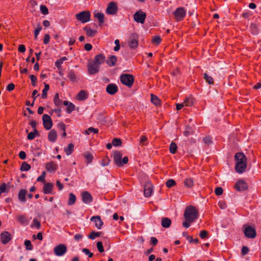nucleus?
I'll use <instances>...</instances> for the list:
<instances>
[{"label": "nucleus", "instance_id": "obj_1", "mask_svg": "<svg viewBox=\"0 0 261 261\" xmlns=\"http://www.w3.org/2000/svg\"><path fill=\"white\" fill-rule=\"evenodd\" d=\"M198 215L199 212L194 206H187L184 214L185 221L182 223V226L185 228L189 227L190 224L198 218Z\"/></svg>", "mask_w": 261, "mask_h": 261}, {"label": "nucleus", "instance_id": "obj_2", "mask_svg": "<svg viewBox=\"0 0 261 261\" xmlns=\"http://www.w3.org/2000/svg\"><path fill=\"white\" fill-rule=\"evenodd\" d=\"M234 160L236 161L235 169L239 173H243L247 167V158L242 152H238L235 154Z\"/></svg>", "mask_w": 261, "mask_h": 261}, {"label": "nucleus", "instance_id": "obj_3", "mask_svg": "<svg viewBox=\"0 0 261 261\" xmlns=\"http://www.w3.org/2000/svg\"><path fill=\"white\" fill-rule=\"evenodd\" d=\"M120 82L128 87H132L134 82V77L133 75L129 74H122L120 77Z\"/></svg>", "mask_w": 261, "mask_h": 261}, {"label": "nucleus", "instance_id": "obj_4", "mask_svg": "<svg viewBox=\"0 0 261 261\" xmlns=\"http://www.w3.org/2000/svg\"><path fill=\"white\" fill-rule=\"evenodd\" d=\"M186 10L183 7L177 8L173 13L174 18L177 21L182 20L186 15Z\"/></svg>", "mask_w": 261, "mask_h": 261}, {"label": "nucleus", "instance_id": "obj_5", "mask_svg": "<svg viewBox=\"0 0 261 261\" xmlns=\"http://www.w3.org/2000/svg\"><path fill=\"white\" fill-rule=\"evenodd\" d=\"M244 228L243 232L246 238L249 239H253L256 237V232L254 228L248 225H245Z\"/></svg>", "mask_w": 261, "mask_h": 261}, {"label": "nucleus", "instance_id": "obj_6", "mask_svg": "<svg viewBox=\"0 0 261 261\" xmlns=\"http://www.w3.org/2000/svg\"><path fill=\"white\" fill-rule=\"evenodd\" d=\"M76 18L82 23L89 21L90 19V13L88 11H83L75 15Z\"/></svg>", "mask_w": 261, "mask_h": 261}, {"label": "nucleus", "instance_id": "obj_7", "mask_svg": "<svg viewBox=\"0 0 261 261\" xmlns=\"http://www.w3.org/2000/svg\"><path fill=\"white\" fill-rule=\"evenodd\" d=\"M146 17V14L141 10L136 12L134 15V20L138 23L143 24Z\"/></svg>", "mask_w": 261, "mask_h": 261}, {"label": "nucleus", "instance_id": "obj_8", "mask_svg": "<svg viewBox=\"0 0 261 261\" xmlns=\"http://www.w3.org/2000/svg\"><path fill=\"white\" fill-rule=\"evenodd\" d=\"M128 45L131 48H137L138 46V36L134 33L130 35L129 38Z\"/></svg>", "mask_w": 261, "mask_h": 261}, {"label": "nucleus", "instance_id": "obj_9", "mask_svg": "<svg viewBox=\"0 0 261 261\" xmlns=\"http://www.w3.org/2000/svg\"><path fill=\"white\" fill-rule=\"evenodd\" d=\"M54 252L57 256H62L67 252V247L64 244H59L54 248Z\"/></svg>", "mask_w": 261, "mask_h": 261}, {"label": "nucleus", "instance_id": "obj_10", "mask_svg": "<svg viewBox=\"0 0 261 261\" xmlns=\"http://www.w3.org/2000/svg\"><path fill=\"white\" fill-rule=\"evenodd\" d=\"M42 120L44 127L46 130H49L52 127L53 124L50 117L47 114H44L42 116Z\"/></svg>", "mask_w": 261, "mask_h": 261}, {"label": "nucleus", "instance_id": "obj_11", "mask_svg": "<svg viewBox=\"0 0 261 261\" xmlns=\"http://www.w3.org/2000/svg\"><path fill=\"white\" fill-rule=\"evenodd\" d=\"M118 10V7L116 3L111 2L109 3L106 9V13L110 15L115 14Z\"/></svg>", "mask_w": 261, "mask_h": 261}, {"label": "nucleus", "instance_id": "obj_12", "mask_svg": "<svg viewBox=\"0 0 261 261\" xmlns=\"http://www.w3.org/2000/svg\"><path fill=\"white\" fill-rule=\"evenodd\" d=\"M153 191V186L150 181L146 182L144 188V194L146 197H149L151 195Z\"/></svg>", "mask_w": 261, "mask_h": 261}, {"label": "nucleus", "instance_id": "obj_13", "mask_svg": "<svg viewBox=\"0 0 261 261\" xmlns=\"http://www.w3.org/2000/svg\"><path fill=\"white\" fill-rule=\"evenodd\" d=\"M12 235L8 231H4L1 234V241L2 244H6L12 239Z\"/></svg>", "mask_w": 261, "mask_h": 261}, {"label": "nucleus", "instance_id": "obj_14", "mask_svg": "<svg viewBox=\"0 0 261 261\" xmlns=\"http://www.w3.org/2000/svg\"><path fill=\"white\" fill-rule=\"evenodd\" d=\"M235 189L239 191H244L248 188L247 184L243 179L239 180L234 186Z\"/></svg>", "mask_w": 261, "mask_h": 261}, {"label": "nucleus", "instance_id": "obj_15", "mask_svg": "<svg viewBox=\"0 0 261 261\" xmlns=\"http://www.w3.org/2000/svg\"><path fill=\"white\" fill-rule=\"evenodd\" d=\"M99 67L95 63H90L88 65V70L89 74H93L98 72Z\"/></svg>", "mask_w": 261, "mask_h": 261}, {"label": "nucleus", "instance_id": "obj_16", "mask_svg": "<svg viewBox=\"0 0 261 261\" xmlns=\"http://www.w3.org/2000/svg\"><path fill=\"white\" fill-rule=\"evenodd\" d=\"M122 154L119 151H116L114 153L113 159L115 163L119 167L122 166L121 159Z\"/></svg>", "mask_w": 261, "mask_h": 261}, {"label": "nucleus", "instance_id": "obj_17", "mask_svg": "<svg viewBox=\"0 0 261 261\" xmlns=\"http://www.w3.org/2000/svg\"><path fill=\"white\" fill-rule=\"evenodd\" d=\"M54 184L51 182L45 183L43 187V192L45 194H52Z\"/></svg>", "mask_w": 261, "mask_h": 261}, {"label": "nucleus", "instance_id": "obj_18", "mask_svg": "<svg viewBox=\"0 0 261 261\" xmlns=\"http://www.w3.org/2000/svg\"><path fill=\"white\" fill-rule=\"evenodd\" d=\"M91 221L95 223V225L98 229H100L103 225V222L99 216L92 217Z\"/></svg>", "mask_w": 261, "mask_h": 261}, {"label": "nucleus", "instance_id": "obj_19", "mask_svg": "<svg viewBox=\"0 0 261 261\" xmlns=\"http://www.w3.org/2000/svg\"><path fill=\"white\" fill-rule=\"evenodd\" d=\"M82 196L83 201L84 203L88 204L92 201L93 198L89 192L87 191L83 192Z\"/></svg>", "mask_w": 261, "mask_h": 261}, {"label": "nucleus", "instance_id": "obj_20", "mask_svg": "<svg viewBox=\"0 0 261 261\" xmlns=\"http://www.w3.org/2000/svg\"><path fill=\"white\" fill-rule=\"evenodd\" d=\"M106 91L109 94L114 95L118 91V87L115 84H110L107 86Z\"/></svg>", "mask_w": 261, "mask_h": 261}, {"label": "nucleus", "instance_id": "obj_21", "mask_svg": "<svg viewBox=\"0 0 261 261\" xmlns=\"http://www.w3.org/2000/svg\"><path fill=\"white\" fill-rule=\"evenodd\" d=\"M46 169L50 172L56 171L58 168V165L57 164L53 162H50L47 163L45 165Z\"/></svg>", "mask_w": 261, "mask_h": 261}, {"label": "nucleus", "instance_id": "obj_22", "mask_svg": "<svg viewBox=\"0 0 261 261\" xmlns=\"http://www.w3.org/2000/svg\"><path fill=\"white\" fill-rule=\"evenodd\" d=\"M63 105L67 106L66 112L70 114L72 111L75 110V106L71 102L67 100H65L63 102Z\"/></svg>", "mask_w": 261, "mask_h": 261}, {"label": "nucleus", "instance_id": "obj_23", "mask_svg": "<svg viewBox=\"0 0 261 261\" xmlns=\"http://www.w3.org/2000/svg\"><path fill=\"white\" fill-rule=\"evenodd\" d=\"M28 193V191L25 189H21L19 191L18 197L19 200L21 202H25L26 201L25 196Z\"/></svg>", "mask_w": 261, "mask_h": 261}, {"label": "nucleus", "instance_id": "obj_24", "mask_svg": "<svg viewBox=\"0 0 261 261\" xmlns=\"http://www.w3.org/2000/svg\"><path fill=\"white\" fill-rule=\"evenodd\" d=\"M57 138V132L55 129L50 130L48 134V139L49 141L54 142L56 141Z\"/></svg>", "mask_w": 261, "mask_h": 261}, {"label": "nucleus", "instance_id": "obj_25", "mask_svg": "<svg viewBox=\"0 0 261 261\" xmlns=\"http://www.w3.org/2000/svg\"><path fill=\"white\" fill-rule=\"evenodd\" d=\"M105 60V57L102 54H99L96 55L94 58V63L97 65H99L104 62Z\"/></svg>", "mask_w": 261, "mask_h": 261}, {"label": "nucleus", "instance_id": "obj_26", "mask_svg": "<svg viewBox=\"0 0 261 261\" xmlns=\"http://www.w3.org/2000/svg\"><path fill=\"white\" fill-rule=\"evenodd\" d=\"M171 224V220L167 217H164L161 220V225L164 228H168Z\"/></svg>", "mask_w": 261, "mask_h": 261}, {"label": "nucleus", "instance_id": "obj_27", "mask_svg": "<svg viewBox=\"0 0 261 261\" xmlns=\"http://www.w3.org/2000/svg\"><path fill=\"white\" fill-rule=\"evenodd\" d=\"M117 59L115 56H110L108 60L107 61V63L109 66H113L115 65L117 62Z\"/></svg>", "mask_w": 261, "mask_h": 261}, {"label": "nucleus", "instance_id": "obj_28", "mask_svg": "<svg viewBox=\"0 0 261 261\" xmlns=\"http://www.w3.org/2000/svg\"><path fill=\"white\" fill-rule=\"evenodd\" d=\"M84 30L86 32V35L88 37H92L95 35L97 33V31L94 30H92L88 27H85L84 28Z\"/></svg>", "mask_w": 261, "mask_h": 261}, {"label": "nucleus", "instance_id": "obj_29", "mask_svg": "<svg viewBox=\"0 0 261 261\" xmlns=\"http://www.w3.org/2000/svg\"><path fill=\"white\" fill-rule=\"evenodd\" d=\"M104 14L98 12L94 14V17L96 18L99 22V25H101L104 22Z\"/></svg>", "mask_w": 261, "mask_h": 261}, {"label": "nucleus", "instance_id": "obj_30", "mask_svg": "<svg viewBox=\"0 0 261 261\" xmlns=\"http://www.w3.org/2000/svg\"><path fill=\"white\" fill-rule=\"evenodd\" d=\"M54 102L55 105L57 107H59L62 105V100L60 99L59 95L58 93H56L55 95Z\"/></svg>", "mask_w": 261, "mask_h": 261}, {"label": "nucleus", "instance_id": "obj_31", "mask_svg": "<svg viewBox=\"0 0 261 261\" xmlns=\"http://www.w3.org/2000/svg\"><path fill=\"white\" fill-rule=\"evenodd\" d=\"M77 96L78 100H84L87 98L88 95L85 90H81L80 91Z\"/></svg>", "mask_w": 261, "mask_h": 261}, {"label": "nucleus", "instance_id": "obj_32", "mask_svg": "<svg viewBox=\"0 0 261 261\" xmlns=\"http://www.w3.org/2000/svg\"><path fill=\"white\" fill-rule=\"evenodd\" d=\"M74 150V145L72 143L68 144L67 147L64 148V151L66 155H69Z\"/></svg>", "mask_w": 261, "mask_h": 261}, {"label": "nucleus", "instance_id": "obj_33", "mask_svg": "<svg viewBox=\"0 0 261 261\" xmlns=\"http://www.w3.org/2000/svg\"><path fill=\"white\" fill-rule=\"evenodd\" d=\"M184 183V185L187 188H191L194 185V181L193 178L189 177L186 178Z\"/></svg>", "mask_w": 261, "mask_h": 261}, {"label": "nucleus", "instance_id": "obj_34", "mask_svg": "<svg viewBox=\"0 0 261 261\" xmlns=\"http://www.w3.org/2000/svg\"><path fill=\"white\" fill-rule=\"evenodd\" d=\"M10 186H9V183H8V185L5 182L2 184L0 186V192L4 193L8 192L9 189H10Z\"/></svg>", "mask_w": 261, "mask_h": 261}, {"label": "nucleus", "instance_id": "obj_35", "mask_svg": "<svg viewBox=\"0 0 261 261\" xmlns=\"http://www.w3.org/2000/svg\"><path fill=\"white\" fill-rule=\"evenodd\" d=\"M151 101L154 105L156 106H159L161 104L160 99L156 96L152 94H151Z\"/></svg>", "mask_w": 261, "mask_h": 261}, {"label": "nucleus", "instance_id": "obj_36", "mask_svg": "<svg viewBox=\"0 0 261 261\" xmlns=\"http://www.w3.org/2000/svg\"><path fill=\"white\" fill-rule=\"evenodd\" d=\"M67 76L68 79L72 82H75L76 80V76L75 72L71 70L68 72Z\"/></svg>", "mask_w": 261, "mask_h": 261}, {"label": "nucleus", "instance_id": "obj_37", "mask_svg": "<svg viewBox=\"0 0 261 261\" xmlns=\"http://www.w3.org/2000/svg\"><path fill=\"white\" fill-rule=\"evenodd\" d=\"M177 146L176 143L174 142H172L170 145L169 151L172 154H175L177 151Z\"/></svg>", "mask_w": 261, "mask_h": 261}, {"label": "nucleus", "instance_id": "obj_38", "mask_svg": "<svg viewBox=\"0 0 261 261\" xmlns=\"http://www.w3.org/2000/svg\"><path fill=\"white\" fill-rule=\"evenodd\" d=\"M58 127L63 132L62 137L65 138L66 137L65 124L63 122H60L58 124Z\"/></svg>", "mask_w": 261, "mask_h": 261}, {"label": "nucleus", "instance_id": "obj_39", "mask_svg": "<svg viewBox=\"0 0 261 261\" xmlns=\"http://www.w3.org/2000/svg\"><path fill=\"white\" fill-rule=\"evenodd\" d=\"M203 79L210 85L214 84V80L211 76L208 75L207 73L203 74Z\"/></svg>", "mask_w": 261, "mask_h": 261}, {"label": "nucleus", "instance_id": "obj_40", "mask_svg": "<svg viewBox=\"0 0 261 261\" xmlns=\"http://www.w3.org/2000/svg\"><path fill=\"white\" fill-rule=\"evenodd\" d=\"M183 103L184 104L185 106L187 107H190L193 105V97L191 96L188 97L186 98Z\"/></svg>", "mask_w": 261, "mask_h": 261}, {"label": "nucleus", "instance_id": "obj_41", "mask_svg": "<svg viewBox=\"0 0 261 261\" xmlns=\"http://www.w3.org/2000/svg\"><path fill=\"white\" fill-rule=\"evenodd\" d=\"M84 157L86 159V162L87 164L91 163L93 159L92 154L90 152L85 153Z\"/></svg>", "mask_w": 261, "mask_h": 261}, {"label": "nucleus", "instance_id": "obj_42", "mask_svg": "<svg viewBox=\"0 0 261 261\" xmlns=\"http://www.w3.org/2000/svg\"><path fill=\"white\" fill-rule=\"evenodd\" d=\"M76 201V196L73 193H70L69 195V200L68 204L71 205L73 204Z\"/></svg>", "mask_w": 261, "mask_h": 261}, {"label": "nucleus", "instance_id": "obj_43", "mask_svg": "<svg viewBox=\"0 0 261 261\" xmlns=\"http://www.w3.org/2000/svg\"><path fill=\"white\" fill-rule=\"evenodd\" d=\"M49 89V86L48 84H45L44 88L42 91V98L43 99H46L47 96V91Z\"/></svg>", "mask_w": 261, "mask_h": 261}, {"label": "nucleus", "instance_id": "obj_44", "mask_svg": "<svg viewBox=\"0 0 261 261\" xmlns=\"http://www.w3.org/2000/svg\"><path fill=\"white\" fill-rule=\"evenodd\" d=\"M98 129L94 128L93 127H90L88 129L85 130L84 133L85 135H88L90 133H93L94 134H97L98 133Z\"/></svg>", "mask_w": 261, "mask_h": 261}, {"label": "nucleus", "instance_id": "obj_45", "mask_svg": "<svg viewBox=\"0 0 261 261\" xmlns=\"http://www.w3.org/2000/svg\"><path fill=\"white\" fill-rule=\"evenodd\" d=\"M101 232H95L94 231H93L91 232L90 234L88 236V237L89 239L91 240H94L97 237H99Z\"/></svg>", "mask_w": 261, "mask_h": 261}, {"label": "nucleus", "instance_id": "obj_46", "mask_svg": "<svg viewBox=\"0 0 261 261\" xmlns=\"http://www.w3.org/2000/svg\"><path fill=\"white\" fill-rule=\"evenodd\" d=\"M31 169L30 165L27 164L26 162H23L20 167V170L23 171H27Z\"/></svg>", "mask_w": 261, "mask_h": 261}, {"label": "nucleus", "instance_id": "obj_47", "mask_svg": "<svg viewBox=\"0 0 261 261\" xmlns=\"http://www.w3.org/2000/svg\"><path fill=\"white\" fill-rule=\"evenodd\" d=\"M31 227H36L37 229H39L41 227L40 222L37 219H34L33 223L31 225Z\"/></svg>", "mask_w": 261, "mask_h": 261}, {"label": "nucleus", "instance_id": "obj_48", "mask_svg": "<svg viewBox=\"0 0 261 261\" xmlns=\"http://www.w3.org/2000/svg\"><path fill=\"white\" fill-rule=\"evenodd\" d=\"M162 39L160 36H155L153 37L152 39V42L155 44L159 45L161 42Z\"/></svg>", "mask_w": 261, "mask_h": 261}, {"label": "nucleus", "instance_id": "obj_49", "mask_svg": "<svg viewBox=\"0 0 261 261\" xmlns=\"http://www.w3.org/2000/svg\"><path fill=\"white\" fill-rule=\"evenodd\" d=\"M122 144V142L121 139L118 138H114L112 141V144L114 146H121Z\"/></svg>", "mask_w": 261, "mask_h": 261}, {"label": "nucleus", "instance_id": "obj_50", "mask_svg": "<svg viewBox=\"0 0 261 261\" xmlns=\"http://www.w3.org/2000/svg\"><path fill=\"white\" fill-rule=\"evenodd\" d=\"M166 185L168 188H171V187L175 186L176 182L174 180H173L172 179H170L167 181Z\"/></svg>", "mask_w": 261, "mask_h": 261}, {"label": "nucleus", "instance_id": "obj_51", "mask_svg": "<svg viewBox=\"0 0 261 261\" xmlns=\"http://www.w3.org/2000/svg\"><path fill=\"white\" fill-rule=\"evenodd\" d=\"M24 245L26 246V249L28 250H31L33 249V246L30 240H26L24 241Z\"/></svg>", "mask_w": 261, "mask_h": 261}, {"label": "nucleus", "instance_id": "obj_52", "mask_svg": "<svg viewBox=\"0 0 261 261\" xmlns=\"http://www.w3.org/2000/svg\"><path fill=\"white\" fill-rule=\"evenodd\" d=\"M199 236L202 239H204L208 238V232L205 230H203L200 231Z\"/></svg>", "mask_w": 261, "mask_h": 261}, {"label": "nucleus", "instance_id": "obj_53", "mask_svg": "<svg viewBox=\"0 0 261 261\" xmlns=\"http://www.w3.org/2000/svg\"><path fill=\"white\" fill-rule=\"evenodd\" d=\"M41 30H42V27L40 25H38L37 26V28L34 31L35 39L36 40L37 39V37L39 34V32H40V31Z\"/></svg>", "mask_w": 261, "mask_h": 261}, {"label": "nucleus", "instance_id": "obj_54", "mask_svg": "<svg viewBox=\"0 0 261 261\" xmlns=\"http://www.w3.org/2000/svg\"><path fill=\"white\" fill-rule=\"evenodd\" d=\"M40 11L41 13L44 15H46L48 13V10L47 8L44 5L40 6Z\"/></svg>", "mask_w": 261, "mask_h": 261}, {"label": "nucleus", "instance_id": "obj_55", "mask_svg": "<svg viewBox=\"0 0 261 261\" xmlns=\"http://www.w3.org/2000/svg\"><path fill=\"white\" fill-rule=\"evenodd\" d=\"M187 239L189 241V242L190 243H194L196 244H197L199 243V240L197 238H196L195 239H193L192 237L190 236H187Z\"/></svg>", "mask_w": 261, "mask_h": 261}, {"label": "nucleus", "instance_id": "obj_56", "mask_svg": "<svg viewBox=\"0 0 261 261\" xmlns=\"http://www.w3.org/2000/svg\"><path fill=\"white\" fill-rule=\"evenodd\" d=\"M96 245L99 252L102 253L104 251V249L101 242H98Z\"/></svg>", "mask_w": 261, "mask_h": 261}, {"label": "nucleus", "instance_id": "obj_57", "mask_svg": "<svg viewBox=\"0 0 261 261\" xmlns=\"http://www.w3.org/2000/svg\"><path fill=\"white\" fill-rule=\"evenodd\" d=\"M18 221L21 223H24L27 222V219L25 216L23 215H20L17 217Z\"/></svg>", "mask_w": 261, "mask_h": 261}, {"label": "nucleus", "instance_id": "obj_58", "mask_svg": "<svg viewBox=\"0 0 261 261\" xmlns=\"http://www.w3.org/2000/svg\"><path fill=\"white\" fill-rule=\"evenodd\" d=\"M223 190L221 187H217L215 190V194L218 196L221 195L223 193Z\"/></svg>", "mask_w": 261, "mask_h": 261}, {"label": "nucleus", "instance_id": "obj_59", "mask_svg": "<svg viewBox=\"0 0 261 261\" xmlns=\"http://www.w3.org/2000/svg\"><path fill=\"white\" fill-rule=\"evenodd\" d=\"M30 78L31 81L32 86H35L36 85V83L37 81V77L34 75H31L30 76Z\"/></svg>", "mask_w": 261, "mask_h": 261}, {"label": "nucleus", "instance_id": "obj_60", "mask_svg": "<svg viewBox=\"0 0 261 261\" xmlns=\"http://www.w3.org/2000/svg\"><path fill=\"white\" fill-rule=\"evenodd\" d=\"M203 141L204 143L207 144H210L212 142V138L209 136L203 138Z\"/></svg>", "mask_w": 261, "mask_h": 261}, {"label": "nucleus", "instance_id": "obj_61", "mask_svg": "<svg viewBox=\"0 0 261 261\" xmlns=\"http://www.w3.org/2000/svg\"><path fill=\"white\" fill-rule=\"evenodd\" d=\"M147 140V138L145 136H142L141 137L140 143L142 145H146L145 143Z\"/></svg>", "mask_w": 261, "mask_h": 261}, {"label": "nucleus", "instance_id": "obj_62", "mask_svg": "<svg viewBox=\"0 0 261 261\" xmlns=\"http://www.w3.org/2000/svg\"><path fill=\"white\" fill-rule=\"evenodd\" d=\"M45 172H43L42 174L39 176L37 178V181H42L43 182H45Z\"/></svg>", "mask_w": 261, "mask_h": 261}, {"label": "nucleus", "instance_id": "obj_63", "mask_svg": "<svg viewBox=\"0 0 261 261\" xmlns=\"http://www.w3.org/2000/svg\"><path fill=\"white\" fill-rule=\"evenodd\" d=\"M249 252V249L247 246H243L242 248L241 254L243 255H245L247 254Z\"/></svg>", "mask_w": 261, "mask_h": 261}, {"label": "nucleus", "instance_id": "obj_64", "mask_svg": "<svg viewBox=\"0 0 261 261\" xmlns=\"http://www.w3.org/2000/svg\"><path fill=\"white\" fill-rule=\"evenodd\" d=\"M82 251L86 254L88 255L89 257H92L93 255V254L90 252L89 250L87 248H84Z\"/></svg>", "mask_w": 261, "mask_h": 261}]
</instances>
